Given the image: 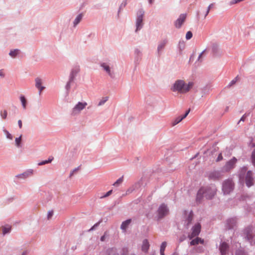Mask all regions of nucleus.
<instances>
[{"label": "nucleus", "mask_w": 255, "mask_h": 255, "mask_svg": "<svg viewBox=\"0 0 255 255\" xmlns=\"http://www.w3.org/2000/svg\"><path fill=\"white\" fill-rule=\"evenodd\" d=\"M217 189L215 185L201 188L197 195V200L200 202L203 197L207 199H211L216 193Z\"/></svg>", "instance_id": "f257e3e1"}, {"label": "nucleus", "mask_w": 255, "mask_h": 255, "mask_svg": "<svg viewBox=\"0 0 255 255\" xmlns=\"http://www.w3.org/2000/svg\"><path fill=\"white\" fill-rule=\"evenodd\" d=\"M193 86L192 82H189L187 84L183 80H178L175 82L171 89L174 92L185 93L189 91Z\"/></svg>", "instance_id": "f03ea898"}, {"label": "nucleus", "mask_w": 255, "mask_h": 255, "mask_svg": "<svg viewBox=\"0 0 255 255\" xmlns=\"http://www.w3.org/2000/svg\"><path fill=\"white\" fill-rule=\"evenodd\" d=\"M234 187V184L231 179L224 181L223 183L222 190L224 194H228L232 192Z\"/></svg>", "instance_id": "7ed1b4c3"}, {"label": "nucleus", "mask_w": 255, "mask_h": 255, "mask_svg": "<svg viewBox=\"0 0 255 255\" xmlns=\"http://www.w3.org/2000/svg\"><path fill=\"white\" fill-rule=\"evenodd\" d=\"M87 105V103L86 102H78L73 108L72 115H76L79 114L82 110L85 108Z\"/></svg>", "instance_id": "20e7f679"}, {"label": "nucleus", "mask_w": 255, "mask_h": 255, "mask_svg": "<svg viewBox=\"0 0 255 255\" xmlns=\"http://www.w3.org/2000/svg\"><path fill=\"white\" fill-rule=\"evenodd\" d=\"M144 15V11L142 10H139L137 13V17L136 21V28L135 31L137 32L140 30L143 26V16Z\"/></svg>", "instance_id": "39448f33"}, {"label": "nucleus", "mask_w": 255, "mask_h": 255, "mask_svg": "<svg viewBox=\"0 0 255 255\" xmlns=\"http://www.w3.org/2000/svg\"><path fill=\"white\" fill-rule=\"evenodd\" d=\"M168 211L167 206L164 204H161L158 210L159 218H162L167 215L168 214Z\"/></svg>", "instance_id": "423d86ee"}, {"label": "nucleus", "mask_w": 255, "mask_h": 255, "mask_svg": "<svg viewBox=\"0 0 255 255\" xmlns=\"http://www.w3.org/2000/svg\"><path fill=\"white\" fill-rule=\"evenodd\" d=\"M201 231V225L198 223L196 224L192 228V233L189 235L188 237L190 239L198 236Z\"/></svg>", "instance_id": "0eeeda50"}, {"label": "nucleus", "mask_w": 255, "mask_h": 255, "mask_svg": "<svg viewBox=\"0 0 255 255\" xmlns=\"http://www.w3.org/2000/svg\"><path fill=\"white\" fill-rule=\"evenodd\" d=\"M237 161V159L235 157H233L226 163L224 167V170L225 171H229L231 169H233L235 167Z\"/></svg>", "instance_id": "6e6552de"}, {"label": "nucleus", "mask_w": 255, "mask_h": 255, "mask_svg": "<svg viewBox=\"0 0 255 255\" xmlns=\"http://www.w3.org/2000/svg\"><path fill=\"white\" fill-rule=\"evenodd\" d=\"M245 182L247 186L249 187L253 185L254 179L253 177V173L251 171H248L247 172L246 176Z\"/></svg>", "instance_id": "1a4fd4ad"}, {"label": "nucleus", "mask_w": 255, "mask_h": 255, "mask_svg": "<svg viewBox=\"0 0 255 255\" xmlns=\"http://www.w3.org/2000/svg\"><path fill=\"white\" fill-rule=\"evenodd\" d=\"M208 178L211 180H218L222 177L221 173L218 171H213L209 173Z\"/></svg>", "instance_id": "9d476101"}, {"label": "nucleus", "mask_w": 255, "mask_h": 255, "mask_svg": "<svg viewBox=\"0 0 255 255\" xmlns=\"http://www.w3.org/2000/svg\"><path fill=\"white\" fill-rule=\"evenodd\" d=\"M186 18V14H181L179 17L175 22V25L177 28H180L182 24L184 23Z\"/></svg>", "instance_id": "9b49d317"}, {"label": "nucleus", "mask_w": 255, "mask_h": 255, "mask_svg": "<svg viewBox=\"0 0 255 255\" xmlns=\"http://www.w3.org/2000/svg\"><path fill=\"white\" fill-rule=\"evenodd\" d=\"M246 238L251 243H252V240L255 236V234L253 231V230L251 228L247 229L245 231Z\"/></svg>", "instance_id": "f8f14e48"}, {"label": "nucleus", "mask_w": 255, "mask_h": 255, "mask_svg": "<svg viewBox=\"0 0 255 255\" xmlns=\"http://www.w3.org/2000/svg\"><path fill=\"white\" fill-rule=\"evenodd\" d=\"M35 87L38 89L39 94L40 95L42 91L45 89V87L42 86V80L41 79L38 77L35 79Z\"/></svg>", "instance_id": "ddd939ff"}, {"label": "nucleus", "mask_w": 255, "mask_h": 255, "mask_svg": "<svg viewBox=\"0 0 255 255\" xmlns=\"http://www.w3.org/2000/svg\"><path fill=\"white\" fill-rule=\"evenodd\" d=\"M228 245L226 243H222L220 247L221 255H226L228 250Z\"/></svg>", "instance_id": "4468645a"}, {"label": "nucleus", "mask_w": 255, "mask_h": 255, "mask_svg": "<svg viewBox=\"0 0 255 255\" xmlns=\"http://www.w3.org/2000/svg\"><path fill=\"white\" fill-rule=\"evenodd\" d=\"M149 247V244L148 241L146 239H145L142 242V245L141 247L142 251L145 253H146L148 251V250Z\"/></svg>", "instance_id": "2eb2a0df"}, {"label": "nucleus", "mask_w": 255, "mask_h": 255, "mask_svg": "<svg viewBox=\"0 0 255 255\" xmlns=\"http://www.w3.org/2000/svg\"><path fill=\"white\" fill-rule=\"evenodd\" d=\"M203 243H204L203 240L201 239L200 238L197 237V238H195V239L193 240L190 242V245L194 246V245H198L199 243L203 244Z\"/></svg>", "instance_id": "dca6fc26"}, {"label": "nucleus", "mask_w": 255, "mask_h": 255, "mask_svg": "<svg viewBox=\"0 0 255 255\" xmlns=\"http://www.w3.org/2000/svg\"><path fill=\"white\" fill-rule=\"evenodd\" d=\"M131 219H128L124 222H123L121 225V229L123 230H126L128 226L131 223Z\"/></svg>", "instance_id": "f3484780"}, {"label": "nucleus", "mask_w": 255, "mask_h": 255, "mask_svg": "<svg viewBox=\"0 0 255 255\" xmlns=\"http://www.w3.org/2000/svg\"><path fill=\"white\" fill-rule=\"evenodd\" d=\"M101 66L110 76H112L110 68L108 65H107L106 63H103L101 64Z\"/></svg>", "instance_id": "a211bd4d"}, {"label": "nucleus", "mask_w": 255, "mask_h": 255, "mask_svg": "<svg viewBox=\"0 0 255 255\" xmlns=\"http://www.w3.org/2000/svg\"><path fill=\"white\" fill-rule=\"evenodd\" d=\"M53 159H54L53 157H52V156L50 157L48 160H44L40 162H39L38 163V165H43L45 164L49 163L53 160Z\"/></svg>", "instance_id": "6ab92c4d"}, {"label": "nucleus", "mask_w": 255, "mask_h": 255, "mask_svg": "<svg viewBox=\"0 0 255 255\" xmlns=\"http://www.w3.org/2000/svg\"><path fill=\"white\" fill-rule=\"evenodd\" d=\"M82 17H83V15L82 14H79L76 17V18H75V19L74 20V26L77 25L80 22V21L81 20V19L82 18Z\"/></svg>", "instance_id": "aec40b11"}, {"label": "nucleus", "mask_w": 255, "mask_h": 255, "mask_svg": "<svg viewBox=\"0 0 255 255\" xmlns=\"http://www.w3.org/2000/svg\"><path fill=\"white\" fill-rule=\"evenodd\" d=\"M166 42H167V41L166 40H163L159 43V44L158 45V51H159L161 50L162 49H163V48L164 47V46H165V45L166 44Z\"/></svg>", "instance_id": "412c9836"}, {"label": "nucleus", "mask_w": 255, "mask_h": 255, "mask_svg": "<svg viewBox=\"0 0 255 255\" xmlns=\"http://www.w3.org/2000/svg\"><path fill=\"white\" fill-rule=\"evenodd\" d=\"M182 118H181L180 117H178L177 118H176L171 123L172 126H174L179 123H180L181 121H182Z\"/></svg>", "instance_id": "4be33fe9"}, {"label": "nucleus", "mask_w": 255, "mask_h": 255, "mask_svg": "<svg viewBox=\"0 0 255 255\" xmlns=\"http://www.w3.org/2000/svg\"><path fill=\"white\" fill-rule=\"evenodd\" d=\"M116 252V249L114 248H110V249H108L107 251V254L108 255H112Z\"/></svg>", "instance_id": "5701e85b"}, {"label": "nucleus", "mask_w": 255, "mask_h": 255, "mask_svg": "<svg viewBox=\"0 0 255 255\" xmlns=\"http://www.w3.org/2000/svg\"><path fill=\"white\" fill-rule=\"evenodd\" d=\"M20 101L22 103V106L24 109L26 108V100L25 98V97L23 96H21L20 98Z\"/></svg>", "instance_id": "b1692460"}, {"label": "nucleus", "mask_w": 255, "mask_h": 255, "mask_svg": "<svg viewBox=\"0 0 255 255\" xmlns=\"http://www.w3.org/2000/svg\"><path fill=\"white\" fill-rule=\"evenodd\" d=\"M108 100V97H106L102 98V99L99 102L98 104V106H101L104 105Z\"/></svg>", "instance_id": "393cba45"}, {"label": "nucleus", "mask_w": 255, "mask_h": 255, "mask_svg": "<svg viewBox=\"0 0 255 255\" xmlns=\"http://www.w3.org/2000/svg\"><path fill=\"white\" fill-rule=\"evenodd\" d=\"M123 179H124V177L123 176L122 177H120L119 179H118L117 180V181L115 182L113 185L115 186H119V185H120V184H121L123 182Z\"/></svg>", "instance_id": "a878e982"}, {"label": "nucleus", "mask_w": 255, "mask_h": 255, "mask_svg": "<svg viewBox=\"0 0 255 255\" xmlns=\"http://www.w3.org/2000/svg\"><path fill=\"white\" fill-rule=\"evenodd\" d=\"M18 52L19 50L18 49L10 51L9 52V55L12 57H14L18 53Z\"/></svg>", "instance_id": "bb28decb"}, {"label": "nucleus", "mask_w": 255, "mask_h": 255, "mask_svg": "<svg viewBox=\"0 0 255 255\" xmlns=\"http://www.w3.org/2000/svg\"><path fill=\"white\" fill-rule=\"evenodd\" d=\"M15 141L16 145L17 147L20 146L21 141V135H20L19 137L16 138Z\"/></svg>", "instance_id": "cd10ccee"}, {"label": "nucleus", "mask_w": 255, "mask_h": 255, "mask_svg": "<svg viewBox=\"0 0 255 255\" xmlns=\"http://www.w3.org/2000/svg\"><path fill=\"white\" fill-rule=\"evenodd\" d=\"M10 229H11L10 227H4L2 229L3 234L5 235V234L9 232Z\"/></svg>", "instance_id": "c85d7f7f"}, {"label": "nucleus", "mask_w": 255, "mask_h": 255, "mask_svg": "<svg viewBox=\"0 0 255 255\" xmlns=\"http://www.w3.org/2000/svg\"><path fill=\"white\" fill-rule=\"evenodd\" d=\"M252 162L255 165V149L253 150L252 154Z\"/></svg>", "instance_id": "c756f323"}, {"label": "nucleus", "mask_w": 255, "mask_h": 255, "mask_svg": "<svg viewBox=\"0 0 255 255\" xmlns=\"http://www.w3.org/2000/svg\"><path fill=\"white\" fill-rule=\"evenodd\" d=\"M108 234L107 232H105L104 235L102 236L101 238V241L102 242H104L106 240V239L108 237Z\"/></svg>", "instance_id": "7c9ffc66"}, {"label": "nucleus", "mask_w": 255, "mask_h": 255, "mask_svg": "<svg viewBox=\"0 0 255 255\" xmlns=\"http://www.w3.org/2000/svg\"><path fill=\"white\" fill-rule=\"evenodd\" d=\"M192 219H193V214L192 212H190L189 216H188V219H187V221H188V224H190L191 221H192Z\"/></svg>", "instance_id": "2f4dec72"}, {"label": "nucleus", "mask_w": 255, "mask_h": 255, "mask_svg": "<svg viewBox=\"0 0 255 255\" xmlns=\"http://www.w3.org/2000/svg\"><path fill=\"white\" fill-rule=\"evenodd\" d=\"M214 6V4L213 3H211L210 4L208 7V9H207V10L205 14V18L207 16V15L208 14L209 11H210V10L211 9V8H212Z\"/></svg>", "instance_id": "473e14b6"}, {"label": "nucleus", "mask_w": 255, "mask_h": 255, "mask_svg": "<svg viewBox=\"0 0 255 255\" xmlns=\"http://www.w3.org/2000/svg\"><path fill=\"white\" fill-rule=\"evenodd\" d=\"M192 37V33L191 31H188L186 34V38L188 40Z\"/></svg>", "instance_id": "72a5a7b5"}, {"label": "nucleus", "mask_w": 255, "mask_h": 255, "mask_svg": "<svg viewBox=\"0 0 255 255\" xmlns=\"http://www.w3.org/2000/svg\"><path fill=\"white\" fill-rule=\"evenodd\" d=\"M166 247V243L165 242H163L160 246V250L162 251H165V249Z\"/></svg>", "instance_id": "f704fd0d"}, {"label": "nucleus", "mask_w": 255, "mask_h": 255, "mask_svg": "<svg viewBox=\"0 0 255 255\" xmlns=\"http://www.w3.org/2000/svg\"><path fill=\"white\" fill-rule=\"evenodd\" d=\"M32 174V170L28 171L27 172H25L22 174L23 176L25 177H27L28 175H30Z\"/></svg>", "instance_id": "c9c22d12"}, {"label": "nucleus", "mask_w": 255, "mask_h": 255, "mask_svg": "<svg viewBox=\"0 0 255 255\" xmlns=\"http://www.w3.org/2000/svg\"><path fill=\"white\" fill-rule=\"evenodd\" d=\"M128 251L127 248H124L123 249V253L121 255H128Z\"/></svg>", "instance_id": "e433bc0d"}, {"label": "nucleus", "mask_w": 255, "mask_h": 255, "mask_svg": "<svg viewBox=\"0 0 255 255\" xmlns=\"http://www.w3.org/2000/svg\"><path fill=\"white\" fill-rule=\"evenodd\" d=\"M238 77H236L234 79H233L230 83L229 86H231L233 85L234 84L236 83L238 80Z\"/></svg>", "instance_id": "4c0bfd02"}, {"label": "nucleus", "mask_w": 255, "mask_h": 255, "mask_svg": "<svg viewBox=\"0 0 255 255\" xmlns=\"http://www.w3.org/2000/svg\"><path fill=\"white\" fill-rule=\"evenodd\" d=\"M5 132L6 133L7 138H9L10 139H12V135L10 133H9L8 131H7V130H5Z\"/></svg>", "instance_id": "58836bf2"}, {"label": "nucleus", "mask_w": 255, "mask_h": 255, "mask_svg": "<svg viewBox=\"0 0 255 255\" xmlns=\"http://www.w3.org/2000/svg\"><path fill=\"white\" fill-rule=\"evenodd\" d=\"M236 255H246V254L243 251L239 250L236 253Z\"/></svg>", "instance_id": "ea45409f"}, {"label": "nucleus", "mask_w": 255, "mask_h": 255, "mask_svg": "<svg viewBox=\"0 0 255 255\" xmlns=\"http://www.w3.org/2000/svg\"><path fill=\"white\" fill-rule=\"evenodd\" d=\"M190 109H189L186 113L185 114L182 116V117H180L181 118H182V120H183L184 119H185L187 116V115L189 114V112H190Z\"/></svg>", "instance_id": "a19ab883"}, {"label": "nucleus", "mask_w": 255, "mask_h": 255, "mask_svg": "<svg viewBox=\"0 0 255 255\" xmlns=\"http://www.w3.org/2000/svg\"><path fill=\"white\" fill-rule=\"evenodd\" d=\"M1 117L4 119H6V118L7 117V112H6V111L5 110V111H3V113L2 114H1Z\"/></svg>", "instance_id": "79ce46f5"}, {"label": "nucleus", "mask_w": 255, "mask_h": 255, "mask_svg": "<svg viewBox=\"0 0 255 255\" xmlns=\"http://www.w3.org/2000/svg\"><path fill=\"white\" fill-rule=\"evenodd\" d=\"M223 159V156H222V153H220L218 156V158L216 160V161L218 162V161H221V160Z\"/></svg>", "instance_id": "37998d69"}, {"label": "nucleus", "mask_w": 255, "mask_h": 255, "mask_svg": "<svg viewBox=\"0 0 255 255\" xmlns=\"http://www.w3.org/2000/svg\"><path fill=\"white\" fill-rule=\"evenodd\" d=\"M112 193V190H110L104 196H103L102 198H103V197H107L108 196H109V195H110Z\"/></svg>", "instance_id": "c03bdc74"}, {"label": "nucleus", "mask_w": 255, "mask_h": 255, "mask_svg": "<svg viewBox=\"0 0 255 255\" xmlns=\"http://www.w3.org/2000/svg\"><path fill=\"white\" fill-rule=\"evenodd\" d=\"M78 170H79V167H78V168H75V169H74V170H73L71 171V173H70V176H72L74 174V173H75V172H76L77 171H78Z\"/></svg>", "instance_id": "a18cd8bd"}, {"label": "nucleus", "mask_w": 255, "mask_h": 255, "mask_svg": "<svg viewBox=\"0 0 255 255\" xmlns=\"http://www.w3.org/2000/svg\"><path fill=\"white\" fill-rule=\"evenodd\" d=\"M18 124L19 128H22V121H21V120H18Z\"/></svg>", "instance_id": "49530a36"}, {"label": "nucleus", "mask_w": 255, "mask_h": 255, "mask_svg": "<svg viewBox=\"0 0 255 255\" xmlns=\"http://www.w3.org/2000/svg\"><path fill=\"white\" fill-rule=\"evenodd\" d=\"M246 117H247L246 115V114L242 116V117L241 118L240 122H241V121H243V122L245 121Z\"/></svg>", "instance_id": "de8ad7c7"}, {"label": "nucleus", "mask_w": 255, "mask_h": 255, "mask_svg": "<svg viewBox=\"0 0 255 255\" xmlns=\"http://www.w3.org/2000/svg\"><path fill=\"white\" fill-rule=\"evenodd\" d=\"M53 211H50L48 212V219H50L52 216L53 215Z\"/></svg>", "instance_id": "09e8293b"}, {"label": "nucleus", "mask_w": 255, "mask_h": 255, "mask_svg": "<svg viewBox=\"0 0 255 255\" xmlns=\"http://www.w3.org/2000/svg\"><path fill=\"white\" fill-rule=\"evenodd\" d=\"M4 76V74L2 70H0V76L3 77Z\"/></svg>", "instance_id": "8fccbe9b"}, {"label": "nucleus", "mask_w": 255, "mask_h": 255, "mask_svg": "<svg viewBox=\"0 0 255 255\" xmlns=\"http://www.w3.org/2000/svg\"><path fill=\"white\" fill-rule=\"evenodd\" d=\"M246 170H247V168L244 167L242 169V172L245 173V172H246Z\"/></svg>", "instance_id": "3c124183"}, {"label": "nucleus", "mask_w": 255, "mask_h": 255, "mask_svg": "<svg viewBox=\"0 0 255 255\" xmlns=\"http://www.w3.org/2000/svg\"><path fill=\"white\" fill-rule=\"evenodd\" d=\"M74 76V71H72L71 72V78H72Z\"/></svg>", "instance_id": "603ef678"}, {"label": "nucleus", "mask_w": 255, "mask_h": 255, "mask_svg": "<svg viewBox=\"0 0 255 255\" xmlns=\"http://www.w3.org/2000/svg\"><path fill=\"white\" fill-rule=\"evenodd\" d=\"M161 255H164V251H160Z\"/></svg>", "instance_id": "864d4df0"}, {"label": "nucleus", "mask_w": 255, "mask_h": 255, "mask_svg": "<svg viewBox=\"0 0 255 255\" xmlns=\"http://www.w3.org/2000/svg\"><path fill=\"white\" fill-rule=\"evenodd\" d=\"M27 252H26V251H25V252H23L22 253V255H27Z\"/></svg>", "instance_id": "5fc2aeb1"}, {"label": "nucleus", "mask_w": 255, "mask_h": 255, "mask_svg": "<svg viewBox=\"0 0 255 255\" xmlns=\"http://www.w3.org/2000/svg\"><path fill=\"white\" fill-rule=\"evenodd\" d=\"M202 54H203V52L200 54V55L199 56V58H198L199 59H200L201 58V56L202 55Z\"/></svg>", "instance_id": "6e6d98bb"}, {"label": "nucleus", "mask_w": 255, "mask_h": 255, "mask_svg": "<svg viewBox=\"0 0 255 255\" xmlns=\"http://www.w3.org/2000/svg\"><path fill=\"white\" fill-rule=\"evenodd\" d=\"M154 0H149V2L150 3H152Z\"/></svg>", "instance_id": "4d7b16f0"}, {"label": "nucleus", "mask_w": 255, "mask_h": 255, "mask_svg": "<svg viewBox=\"0 0 255 255\" xmlns=\"http://www.w3.org/2000/svg\"><path fill=\"white\" fill-rule=\"evenodd\" d=\"M240 179H241V178H242L241 175H240Z\"/></svg>", "instance_id": "13d9d810"}, {"label": "nucleus", "mask_w": 255, "mask_h": 255, "mask_svg": "<svg viewBox=\"0 0 255 255\" xmlns=\"http://www.w3.org/2000/svg\"><path fill=\"white\" fill-rule=\"evenodd\" d=\"M93 229V227H92V228L90 230V231H91V230H92Z\"/></svg>", "instance_id": "bf43d9fd"}, {"label": "nucleus", "mask_w": 255, "mask_h": 255, "mask_svg": "<svg viewBox=\"0 0 255 255\" xmlns=\"http://www.w3.org/2000/svg\"><path fill=\"white\" fill-rule=\"evenodd\" d=\"M78 70L77 71H76L75 74H76L77 72H78Z\"/></svg>", "instance_id": "052dcab7"}, {"label": "nucleus", "mask_w": 255, "mask_h": 255, "mask_svg": "<svg viewBox=\"0 0 255 255\" xmlns=\"http://www.w3.org/2000/svg\"><path fill=\"white\" fill-rule=\"evenodd\" d=\"M134 255V254H132V255Z\"/></svg>", "instance_id": "680f3d73"}]
</instances>
